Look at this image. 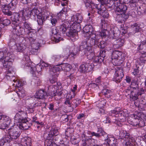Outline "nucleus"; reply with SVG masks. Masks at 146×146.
<instances>
[{
    "label": "nucleus",
    "mask_w": 146,
    "mask_h": 146,
    "mask_svg": "<svg viewBox=\"0 0 146 146\" xmlns=\"http://www.w3.org/2000/svg\"><path fill=\"white\" fill-rule=\"evenodd\" d=\"M91 35H87L84 36L86 38L84 39L80 44V49L90 50L92 46L95 45L96 46L101 49H103L106 46V43L104 41H98V39L97 37L95 34H90Z\"/></svg>",
    "instance_id": "nucleus-1"
},
{
    "label": "nucleus",
    "mask_w": 146,
    "mask_h": 146,
    "mask_svg": "<svg viewBox=\"0 0 146 146\" xmlns=\"http://www.w3.org/2000/svg\"><path fill=\"white\" fill-rule=\"evenodd\" d=\"M13 29L12 31V34L8 42V45L11 48L14 46L16 43L17 38L20 35H24L25 33V30L21 26L20 23H17L13 20L12 24Z\"/></svg>",
    "instance_id": "nucleus-2"
},
{
    "label": "nucleus",
    "mask_w": 146,
    "mask_h": 146,
    "mask_svg": "<svg viewBox=\"0 0 146 146\" xmlns=\"http://www.w3.org/2000/svg\"><path fill=\"white\" fill-rule=\"evenodd\" d=\"M33 15L36 16L37 22L38 25H42L44 21L50 16V12L46 9L35 8L32 12Z\"/></svg>",
    "instance_id": "nucleus-3"
},
{
    "label": "nucleus",
    "mask_w": 146,
    "mask_h": 146,
    "mask_svg": "<svg viewBox=\"0 0 146 146\" xmlns=\"http://www.w3.org/2000/svg\"><path fill=\"white\" fill-rule=\"evenodd\" d=\"M125 92L126 95L130 94V97L134 101L137 100L139 98L144 99L145 97L144 90L143 89H141L138 90V92L135 93L130 86L127 88V89L125 90Z\"/></svg>",
    "instance_id": "nucleus-4"
},
{
    "label": "nucleus",
    "mask_w": 146,
    "mask_h": 146,
    "mask_svg": "<svg viewBox=\"0 0 146 146\" xmlns=\"http://www.w3.org/2000/svg\"><path fill=\"white\" fill-rule=\"evenodd\" d=\"M121 52L115 50L113 51L111 54V62L115 66L119 65L122 63L124 60L123 56L122 57Z\"/></svg>",
    "instance_id": "nucleus-5"
},
{
    "label": "nucleus",
    "mask_w": 146,
    "mask_h": 146,
    "mask_svg": "<svg viewBox=\"0 0 146 146\" xmlns=\"http://www.w3.org/2000/svg\"><path fill=\"white\" fill-rule=\"evenodd\" d=\"M110 116H114L115 115L117 116L118 118L117 119L119 121H123L125 119L126 114L124 111L121 110L119 108H116L109 112Z\"/></svg>",
    "instance_id": "nucleus-6"
},
{
    "label": "nucleus",
    "mask_w": 146,
    "mask_h": 146,
    "mask_svg": "<svg viewBox=\"0 0 146 146\" xmlns=\"http://www.w3.org/2000/svg\"><path fill=\"white\" fill-rule=\"evenodd\" d=\"M8 133L9 135L10 138L13 140L18 139L20 135L18 127L15 126L9 129L8 130Z\"/></svg>",
    "instance_id": "nucleus-7"
},
{
    "label": "nucleus",
    "mask_w": 146,
    "mask_h": 146,
    "mask_svg": "<svg viewBox=\"0 0 146 146\" xmlns=\"http://www.w3.org/2000/svg\"><path fill=\"white\" fill-rule=\"evenodd\" d=\"M7 55V56H5L4 60H3V66L5 68L10 69L14 58V55L12 53H8Z\"/></svg>",
    "instance_id": "nucleus-8"
},
{
    "label": "nucleus",
    "mask_w": 146,
    "mask_h": 146,
    "mask_svg": "<svg viewBox=\"0 0 146 146\" xmlns=\"http://www.w3.org/2000/svg\"><path fill=\"white\" fill-rule=\"evenodd\" d=\"M124 76L123 70L122 68H120L116 70L114 74L113 81L117 83H119L122 80Z\"/></svg>",
    "instance_id": "nucleus-9"
},
{
    "label": "nucleus",
    "mask_w": 146,
    "mask_h": 146,
    "mask_svg": "<svg viewBox=\"0 0 146 146\" xmlns=\"http://www.w3.org/2000/svg\"><path fill=\"white\" fill-rule=\"evenodd\" d=\"M83 20V18L81 15L80 14H78L76 15H73L71 17V21L73 22V24H75L76 26L78 27L76 30L78 31V28H79V30L81 29V27L80 26V23L82 22Z\"/></svg>",
    "instance_id": "nucleus-10"
},
{
    "label": "nucleus",
    "mask_w": 146,
    "mask_h": 146,
    "mask_svg": "<svg viewBox=\"0 0 146 146\" xmlns=\"http://www.w3.org/2000/svg\"><path fill=\"white\" fill-rule=\"evenodd\" d=\"M138 49H144L146 51V39L141 42L138 47ZM141 63H145L146 62V52L142 54V56L139 59Z\"/></svg>",
    "instance_id": "nucleus-11"
},
{
    "label": "nucleus",
    "mask_w": 146,
    "mask_h": 146,
    "mask_svg": "<svg viewBox=\"0 0 146 146\" xmlns=\"http://www.w3.org/2000/svg\"><path fill=\"white\" fill-rule=\"evenodd\" d=\"M51 33L52 36L51 39L56 43L60 41L63 40L59 32H58L56 28H52L51 30Z\"/></svg>",
    "instance_id": "nucleus-12"
},
{
    "label": "nucleus",
    "mask_w": 146,
    "mask_h": 146,
    "mask_svg": "<svg viewBox=\"0 0 146 146\" xmlns=\"http://www.w3.org/2000/svg\"><path fill=\"white\" fill-rule=\"evenodd\" d=\"M115 5L116 14H119V12L121 13H125L127 9V6L124 4H122L120 3H117Z\"/></svg>",
    "instance_id": "nucleus-13"
},
{
    "label": "nucleus",
    "mask_w": 146,
    "mask_h": 146,
    "mask_svg": "<svg viewBox=\"0 0 146 146\" xmlns=\"http://www.w3.org/2000/svg\"><path fill=\"white\" fill-rule=\"evenodd\" d=\"M19 122V126L17 127L21 130H27L30 127L31 124H30L26 119L21 121H18Z\"/></svg>",
    "instance_id": "nucleus-14"
},
{
    "label": "nucleus",
    "mask_w": 146,
    "mask_h": 146,
    "mask_svg": "<svg viewBox=\"0 0 146 146\" xmlns=\"http://www.w3.org/2000/svg\"><path fill=\"white\" fill-rule=\"evenodd\" d=\"M27 113L24 111L21 110L19 111L14 117V119L18 121L26 119Z\"/></svg>",
    "instance_id": "nucleus-15"
},
{
    "label": "nucleus",
    "mask_w": 146,
    "mask_h": 146,
    "mask_svg": "<svg viewBox=\"0 0 146 146\" xmlns=\"http://www.w3.org/2000/svg\"><path fill=\"white\" fill-rule=\"evenodd\" d=\"M69 25L70 23L69 21L66 20L63 21L62 24L58 27V31L60 32V33H62V34H64L69 27Z\"/></svg>",
    "instance_id": "nucleus-16"
},
{
    "label": "nucleus",
    "mask_w": 146,
    "mask_h": 146,
    "mask_svg": "<svg viewBox=\"0 0 146 146\" xmlns=\"http://www.w3.org/2000/svg\"><path fill=\"white\" fill-rule=\"evenodd\" d=\"M112 42L113 47L114 48H118L121 47L124 43V40L121 38L115 40Z\"/></svg>",
    "instance_id": "nucleus-17"
},
{
    "label": "nucleus",
    "mask_w": 146,
    "mask_h": 146,
    "mask_svg": "<svg viewBox=\"0 0 146 146\" xmlns=\"http://www.w3.org/2000/svg\"><path fill=\"white\" fill-rule=\"evenodd\" d=\"M105 52L101 50L100 52V56H97L94 58V62L100 63L104 60V57L105 56Z\"/></svg>",
    "instance_id": "nucleus-18"
},
{
    "label": "nucleus",
    "mask_w": 146,
    "mask_h": 146,
    "mask_svg": "<svg viewBox=\"0 0 146 146\" xmlns=\"http://www.w3.org/2000/svg\"><path fill=\"white\" fill-rule=\"evenodd\" d=\"M116 14L117 15L116 19L118 23L124 22L128 18V15L125 13H121L119 12L118 14Z\"/></svg>",
    "instance_id": "nucleus-19"
},
{
    "label": "nucleus",
    "mask_w": 146,
    "mask_h": 146,
    "mask_svg": "<svg viewBox=\"0 0 146 146\" xmlns=\"http://www.w3.org/2000/svg\"><path fill=\"white\" fill-rule=\"evenodd\" d=\"M83 31L84 33V36H88L87 35H91L92 34H94L92 33L93 29L92 26L91 25H86L83 28Z\"/></svg>",
    "instance_id": "nucleus-20"
},
{
    "label": "nucleus",
    "mask_w": 146,
    "mask_h": 146,
    "mask_svg": "<svg viewBox=\"0 0 146 146\" xmlns=\"http://www.w3.org/2000/svg\"><path fill=\"white\" fill-rule=\"evenodd\" d=\"M48 96L45 91L43 90H40L36 92L35 98L37 99H42L47 97Z\"/></svg>",
    "instance_id": "nucleus-21"
},
{
    "label": "nucleus",
    "mask_w": 146,
    "mask_h": 146,
    "mask_svg": "<svg viewBox=\"0 0 146 146\" xmlns=\"http://www.w3.org/2000/svg\"><path fill=\"white\" fill-rule=\"evenodd\" d=\"M105 140L110 146H117L118 145L117 140L114 137H107Z\"/></svg>",
    "instance_id": "nucleus-22"
},
{
    "label": "nucleus",
    "mask_w": 146,
    "mask_h": 146,
    "mask_svg": "<svg viewBox=\"0 0 146 146\" xmlns=\"http://www.w3.org/2000/svg\"><path fill=\"white\" fill-rule=\"evenodd\" d=\"M57 86L55 85H52L50 86L48 90V94L52 97L58 94L56 91Z\"/></svg>",
    "instance_id": "nucleus-23"
},
{
    "label": "nucleus",
    "mask_w": 146,
    "mask_h": 146,
    "mask_svg": "<svg viewBox=\"0 0 146 146\" xmlns=\"http://www.w3.org/2000/svg\"><path fill=\"white\" fill-rule=\"evenodd\" d=\"M101 5H100L99 3L98 4H95L91 0V2L89 3L88 6H86V7L88 8H89V9L91 10L96 9L98 11L100 10L102 7H102L100 6Z\"/></svg>",
    "instance_id": "nucleus-24"
},
{
    "label": "nucleus",
    "mask_w": 146,
    "mask_h": 146,
    "mask_svg": "<svg viewBox=\"0 0 146 146\" xmlns=\"http://www.w3.org/2000/svg\"><path fill=\"white\" fill-rule=\"evenodd\" d=\"M25 57L26 62H27H27H28V64H27V63H26L25 66H27L30 67L31 72L33 74L34 73H36L37 72H36V66L34 67L31 66L32 65L31 64H32V63L31 62V60L30 59V58L28 55L26 56Z\"/></svg>",
    "instance_id": "nucleus-25"
},
{
    "label": "nucleus",
    "mask_w": 146,
    "mask_h": 146,
    "mask_svg": "<svg viewBox=\"0 0 146 146\" xmlns=\"http://www.w3.org/2000/svg\"><path fill=\"white\" fill-rule=\"evenodd\" d=\"M98 13L104 18H107L109 16L108 10L106 9L104 6H102L100 10L98 11Z\"/></svg>",
    "instance_id": "nucleus-26"
},
{
    "label": "nucleus",
    "mask_w": 146,
    "mask_h": 146,
    "mask_svg": "<svg viewBox=\"0 0 146 146\" xmlns=\"http://www.w3.org/2000/svg\"><path fill=\"white\" fill-rule=\"evenodd\" d=\"M135 93L138 92V90L142 88L139 89L138 82L136 81L133 80L129 86Z\"/></svg>",
    "instance_id": "nucleus-27"
},
{
    "label": "nucleus",
    "mask_w": 146,
    "mask_h": 146,
    "mask_svg": "<svg viewBox=\"0 0 146 146\" xmlns=\"http://www.w3.org/2000/svg\"><path fill=\"white\" fill-rule=\"evenodd\" d=\"M111 32L112 35L111 37L113 38V41L118 39L119 35V32L117 28H114L111 29Z\"/></svg>",
    "instance_id": "nucleus-28"
},
{
    "label": "nucleus",
    "mask_w": 146,
    "mask_h": 146,
    "mask_svg": "<svg viewBox=\"0 0 146 146\" xmlns=\"http://www.w3.org/2000/svg\"><path fill=\"white\" fill-rule=\"evenodd\" d=\"M25 30V29L23 28ZM25 33L24 34H27L28 35V37L29 38V41L30 42H33L35 41V34L32 31H29L27 32H26L25 31Z\"/></svg>",
    "instance_id": "nucleus-29"
},
{
    "label": "nucleus",
    "mask_w": 146,
    "mask_h": 146,
    "mask_svg": "<svg viewBox=\"0 0 146 146\" xmlns=\"http://www.w3.org/2000/svg\"><path fill=\"white\" fill-rule=\"evenodd\" d=\"M90 66V64L89 63H84L80 66L79 70L81 73H85L87 72Z\"/></svg>",
    "instance_id": "nucleus-30"
},
{
    "label": "nucleus",
    "mask_w": 146,
    "mask_h": 146,
    "mask_svg": "<svg viewBox=\"0 0 146 146\" xmlns=\"http://www.w3.org/2000/svg\"><path fill=\"white\" fill-rule=\"evenodd\" d=\"M68 36L70 37L72 40L74 41L75 40L78 39L77 33L74 29V30L70 31L68 32Z\"/></svg>",
    "instance_id": "nucleus-31"
},
{
    "label": "nucleus",
    "mask_w": 146,
    "mask_h": 146,
    "mask_svg": "<svg viewBox=\"0 0 146 146\" xmlns=\"http://www.w3.org/2000/svg\"><path fill=\"white\" fill-rule=\"evenodd\" d=\"M7 49L6 47L3 48L2 49L0 50V60H4V58L5 56H7V54L9 53H12L7 52Z\"/></svg>",
    "instance_id": "nucleus-32"
},
{
    "label": "nucleus",
    "mask_w": 146,
    "mask_h": 146,
    "mask_svg": "<svg viewBox=\"0 0 146 146\" xmlns=\"http://www.w3.org/2000/svg\"><path fill=\"white\" fill-rule=\"evenodd\" d=\"M17 52H23L26 48L25 44L19 43L17 44Z\"/></svg>",
    "instance_id": "nucleus-33"
},
{
    "label": "nucleus",
    "mask_w": 146,
    "mask_h": 146,
    "mask_svg": "<svg viewBox=\"0 0 146 146\" xmlns=\"http://www.w3.org/2000/svg\"><path fill=\"white\" fill-rule=\"evenodd\" d=\"M126 141L124 146H134L135 139L132 136L130 137Z\"/></svg>",
    "instance_id": "nucleus-34"
},
{
    "label": "nucleus",
    "mask_w": 146,
    "mask_h": 146,
    "mask_svg": "<svg viewBox=\"0 0 146 146\" xmlns=\"http://www.w3.org/2000/svg\"><path fill=\"white\" fill-rule=\"evenodd\" d=\"M86 50H87L85 54L87 58L90 60L93 59L94 57V54L93 49L91 48L90 50L88 49H86Z\"/></svg>",
    "instance_id": "nucleus-35"
},
{
    "label": "nucleus",
    "mask_w": 146,
    "mask_h": 146,
    "mask_svg": "<svg viewBox=\"0 0 146 146\" xmlns=\"http://www.w3.org/2000/svg\"><path fill=\"white\" fill-rule=\"evenodd\" d=\"M68 57L67 56H64L62 55H54L52 56V58L54 60L58 61L60 60L64 61L65 60L67 59Z\"/></svg>",
    "instance_id": "nucleus-36"
},
{
    "label": "nucleus",
    "mask_w": 146,
    "mask_h": 146,
    "mask_svg": "<svg viewBox=\"0 0 146 146\" xmlns=\"http://www.w3.org/2000/svg\"><path fill=\"white\" fill-rule=\"evenodd\" d=\"M32 11L33 9L30 11L29 10L24 9L23 10L22 14L23 16H27L28 17H30L32 18V17L33 18H34V19H35V17H36V16H33L32 15Z\"/></svg>",
    "instance_id": "nucleus-37"
},
{
    "label": "nucleus",
    "mask_w": 146,
    "mask_h": 146,
    "mask_svg": "<svg viewBox=\"0 0 146 146\" xmlns=\"http://www.w3.org/2000/svg\"><path fill=\"white\" fill-rule=\"evenodd\" d=\"M11 21L9 20L5 19L2 21L1 19H0V28L1 29L9 25Z\"/></svg>",
    "instance_id": "nucleus-38"
},
{
    "label": "nucleus",
    "mask_w": 146,
    "mask_h": 146,
    "mask_svg": "<svg viewBox=\"0 0 146 146\" xmlns=\"http://www.w3.org/2000/svg\"><path fill=\"white\" fill-rule=\"evenodd\" d=\"M11 141H14L13 139L10 138L9 135L8 134L7 135H6L3 138V139H1L0 141L1 143H2L3 145H5V143L6 142L9 143Z\"/></svg>",
    "instance_id": "nucleus-39"
},
{
    "label": "nucleus",
    "mask_w": 146,
    "mask_h": 146,
    "mask_svg": "<svg viewBox=\"0 0 146 146\" xmlns=\"http://www.w3.org/2000/svg\"><path fill=\"white\" fill-rule=\"evenodd\" d=\"M102 92L103 94L108 98H110L112 94V92L111 90L107 89H103Z\"/></svg>",
    "instance_id": "nucleus-40"
},
{
    "label": "nucleus",
    "mask_w": 146,
    "mask_h": 146,
    "mask_svg": "<svg viewBox=\"0 0 146 146\" xmlns=\"http://www.w3.org/2000/svg\"><path fill=\"white\" fill-rule=\"evenodd\" d=\"M61 65L62 70L64 71H70L72 68V66L70 64L68 63H64L61 64Z\"/></svg>",
    "instance_id": "nucleus-41"
},
{
    "label": "nucleus",
    "mask_w": 146,
    "mask_h": 146,
    "mask_svg": "<svg viewBox=\"0 0 146 146\" xmlns=\"http://www.w3.org/2000/svg\"><path fill=\"white\" fill-rule=\"evenodd\" d=\"M17 0H12L8 4L10 9L11 10H13L15 9L17 6Z\"/></svg>",
    "instance_id": "nucleus-42"
},
{
    "label": "nucleus",
    "mask_w": 146,
    "mask_h": 146,
    "mask_svg": "<svg viewBox=\"0 0 146 146\" xmlns=\"http://www.w3.org/2000/svg\"><path fill=\"white\" fill-rule=\"evenodd\" d=\"M119 135L122 138H125L126 139H128L129 137L131 136L130 134L126 131H122L120 132Z\"/></svg>",
    "instance_id": "nucleus-43"
},
{
    "label": "nucleus",
    "mask_w": 146,
    "mask_h": 146,
    "mask_svg": "<svg viewBox=\"0 0 146 146\" xmlns=\"http://www.w3.org/2000/svg\"><path fill=\"white\" fill-rule=\"evenodd\" d=\"M97 132L99 133V135H100V137L101 136H103L105 139L108 137V135L107 134L102 128H98Z\"/></svg>",
    "instance_id": "nucleus-44"
},
{
    "label": "nucleus",
    "mask_w": 146,
    "mask_h": 146,
    "mask_svg": "<svg viewBox=\"0 0 146 146\" xmlns=\"http://www.w3.org/2000/svg\"><path fill=\"white\" fill-rule=\"evenodd\" d=\"M32 82L35 84L36 86H37L40 85L41 81L37 77H35L32 80Z\"/></svg>",
    "instance_id": "nucleus-45"
},
{
    "label": "nucleus",
    "mask_w": 146,
    "mask_h": 146,
    "mask_svg": "<svg viewBox=\"0 0 146 146\" xmlns=\"http://www.w3.org/2000/svg\"><path fill=\"white\" fill-rule=\"evenodd\" d=\"M21 141L23 143L24 145H25V144L27 146L31 145V141L29 138L25 137L22 139Z\"/></svg>",
    "instance_id": "nucleus-46"
},
{
    "label": "nucleus",
    "mask_w": 146,
    "mask_h": 146,
    "mask_svg": "<svg viewBox=\"0 0 146 146\" xmlns=\"http://www.w3.org/2000/svg\"><path fill=\"white\" fill-rule=\"evenodd\" d=\"M23 24L24 27L25 29L27 30V31L32 30L31 27V24L29 22L25 21L23 22Z\"/></svg>",
    "instance_id": "nucleus-47"
},
{
    "label": "nucleus",
    "mask_w": 146,
    "mask_h": 146,
    "mask_svg": "<svg viewBox=\"0 0 146 146\" xmlns=\"http://www.w3.org/2000/svg\"><path fill=\"white\" fill-rule=\"evenodd\" d=\"M131 27L132 28L134 29V31L135 32V33L139 32L141 29L138 24L136 23H133L131 25Z\"/></svg>",
    "instance_id": "nucleus-48"
},
{
    "label": "nucleus",
    "mask_w": 146,
    "mask_h": 146,
    "mask_svg": "<svg viewBox=\"0 0 146 146\" xmlns=\"http://www.w3.org/2000/svg\"><path fill=\"white\" fill-rule=\"evenodd\" d=\"M80 45L79 46V47H77L75 48L74 50L73 51V52L71 53L70 55L71 56L73 57L74 56H76L79 52L80 51H82L84 50H80Z\"/></svg>",
    "instance_id": "nucleus-49"
},
{
    "label": "nucleus",
    "mask_w": 146,
    "mask_h": 146,
    "mask_svg": "<svg viewBox=\"0 0 146 146\" xmlns=\"http://www.w3.org/2000/svg\"><path fill=\"white\" fill-rule=\"evenodd\" d=\"M31 47L33 48L38 49L40 46V44L38 42H36L35 40L33 42H31Z\"/></svg>",
    "instance_id": "nucleus-50"
},
{
    "label": "nucleus",
    "mask_w": 146,
    "mask_h": 146,
    "mask_svg": "<svg viewBox=\"0 0 146 146\" xmlns=\"http://www.w3.org/2000/svg\"><path fill=\"white\" fill-rule=\"evenodd\" d=\"M52 133L54 136H56L58 134V129L56 128H52L50 131L49 132Z\"/></svg>",
    "instance_id": "nucleus-51"
},
{
    "label": "nucleus",
    "mask_w": 146,
    "mask_h": 146,
    "mask_svg": "<svg viewBox=\"0 0 146 146\" xmlns=\"http://www.w3.org/2000/svg\"><path fill=\"white\" fill-rule=\"evenodd\" d=\"M62 70V65H56L54 66L52 68V71L53 72H58Z\"/></svg>",
    "instance_id": "nucleus-52"
},
{
    "label": "nucleus",
    "mask_w": 146,
    "mask_h": 146,
    "mask_svg": "<svg viewBox=\"0 0 146 146\" xmlns=\"http://www.w3.org/2000/svg\"><path fill=\"white\" fill-rule=\"evenodd\" d=\"M61 142L59 145H58L56 143H53L52 141L51 142L49 143V144H50L49 145L50 146H68L66 145V143H65V142L64 141H62Z\"/></svg>",
    "instance_id": "nucleus-53"
},
{
    "label": "nucleus",
    "mask_w": 146,
    "mask_h": 146,
    "mask_svg": "<svg viewBox=\"0 0 146 146\" xmlns=\"http://www.w3.org/2000/svg\"><path fill=\"white\" fill-rule=\"evenodd\" d=\"M101 77L100 76L96 79L95 81L96 83H94L92 84L94 86L96 87L97 86L98 84H100L101 82Z\"/></svg>",
    "instance_id": "nucleus-54"
},
{
    "label": "nucleus",
    "mask_w": 146,
    "mask_h": 146,
    "mask_svg": "<svg viewBox=\"0 0 146 146\" xmlns=\"http://www.w3.org/2000/svg\"><path fill=\"white\" fill-rule=\"evenodd\" d=\"M4 121L7 127H9L12 123H11V120L9 118L6 117L4 119Z\"/></svg>",
    "instance_id": "nucleus-55"
},
{
    "label": "nucleus",
    "mask_w": 146,
    "mask_h": 146,
    "mask_svg": "<svg viewBox=\"0 0 146 146\" xmlns=\"http://www.w3.org/2000/svg\"><path fill=\"white\" fill-rule=\"evenodd\" d=\"M54 136L52 133L49 132L46 137V140H48L49 143L52 142L54 139Z\"/></svg>",
    "instance_id": "nucleus-56"
},
{
    "label": "nucleus",
    "mask_w": 146,
    "mask_h": 146,
    "mask_svg": "<svg viewBox=\"0 0 146 146\" xmlns=\"http://www.w3.org/2000/svg\"><path fill=\"white\" fill-rule=\"evenodd\" d=\"M64 122H67L68 121V116L67 114H64L62 115L60 118Z\"/></svg>",
    "instance_id": "nucleus-57"
},
{
    "label": "nucleus",
    "mask_w": 146,
    "mask_h": 146,
    "mask_svg": "<svg viewBox=\"0 0 146 146\" xmlns=\"http://www.w3.org/2000/svg\"><path fill=\"white\" fill-rule=\"evenodd\" d=\"M67 91L65 90H62L58 92V94L60 96H62L63 97L67 93Z\"/></svg>",
    "instance_id": "nucleus-58"
},
{
    "label": "nucleus",
    "mask_w": 146,
    "mask_h": 146,
    "mask_svg": "<svg viewBox=\"0 0 146 146\" xmlns=\"http://www.w3.org/2000/svg\"><path fill=\"white\" fill-rule=\"evenodd\" d=\"M36 66V72L37 73H38L39 72H40L41 71L43 67V65L39 64H37Z\"/></svg>",
    "instance_id": "nucleus-59"
},
{
    "label": "nucleus",
    "mask_w": 146,
    "mask_h": 146,
    "mask_svg": "<svg viewBox=\"0 0 146 146\" xmlns=\"http://www.w3.org/2000/svg\"><path fill=\"white\" fill-rule=\"evenodd\" d=\"M112 116L111 118V121L112 122L116 123V122L119 121L117 119V118H118L117 116L115 115L114 116Z\"/></svg>",
    "instance_id": "nucleus-60"
},
{
    "label": "nucleus",
    "mask_w": 146,
    "mask_h": 146,
    "mask_svg": "<svg viewBox=\"0 0 146 146\" xmlns=\"http://www.w3.org/2000/svg\"><path fill=\"white\" fill-rule=\"evenodd\" d=\"M99 2H100V3H99V4L101 5L100 6L101 7L102 6L105 7L104 5L107 4L108 3V0H100Z\"/></svg>",
    "instance_id": "nucleus-61"
},
{
    "label": "nucleus",
    "mask_w": 146,
    "mask_h": 146,
    "mask_svg": "<svg viewBox=\"0 0 146 146\" xmlns=\"http://www.w3.org/2000/svg\"><path fill=\"white\" fill-rule=\"evenodd\" d=\"M66 11V9L65 7H63L62 10L58 14V16L59 17L63 14L64 12H65Z\"/></svg>",
    "instance_id": "nucleus-62"
},
{
    "label": "nucleus",
    "mask_w": 146,
    "mask_h": 146,
    "mask_svg": "<svg viewBox=\"0 0 146 146\" xmlns=\"http://www.w3.org/2000/svg\"><path fill=\"white\" fill-rule=\"evenodd\" d=\"M100 25L102 28L105 29L107 27V24L106 23L104 20H102L101 23Z\"/></svg>",
    "instance_id": "nucleus-63"
},
{
    "label": "nucleus",
    "mask_w": 146,
    "mask_h": 146,
    "mask_svg": "<svg viewBox=\"0 0 146 146\" xmlns=\"http://www.w3.org/2000/svg\"><path fill=\"white\" fill-rule=\"evenodd\" d=\"M107 32L106 30L102 31L100 33V35L101 37L102 38H105L107 36V34L106 33Z\"/></svg>",
    "instance_id": "nucleus-64"
}]
</instances>
